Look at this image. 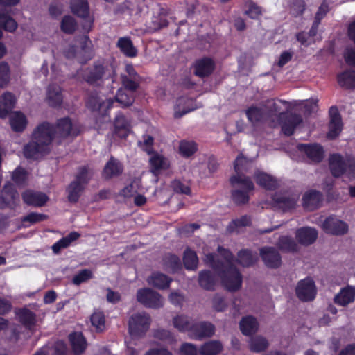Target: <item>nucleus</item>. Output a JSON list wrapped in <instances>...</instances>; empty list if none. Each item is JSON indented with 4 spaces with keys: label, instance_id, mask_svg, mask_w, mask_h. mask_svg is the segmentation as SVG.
Returning <instances> with one entry per match:
<instances>
[{
    "label": "nucleus",
    "instance_id": "1",
    "mask_svg": "<svg viewBox=\"0 0 355 355\" xmlns=\"http://www.w3.org/2000/svg\"><path fill=\"white\" fill-rule=\"evenodd\" d=\"M218 250L224 258L223 261L216 259L215 254L209 253L206 254L204 262L218 272L227 290L233 292L238 291L241 287L242 277L232 264V255L230 251L221 247H218Z\"/></svg>",
    "mask_w": 355,
    "mask_h": 355
},
{
    "label": "nucleus",
    "instance_id": "2",
    "mask_svg": "<svg viewBox=\"0 0 355 355\" xmlns=\"http://www.w3.org/2000/svg\"><path fill=\"white\" fill-rule=\"evenodd\" d=\"M233 187L232 198L237 205L245 204L249 201V192L254 190V185L250 178L245 175H233L230 178Z\"/></svg>",
    "mask_w": 355,
    "mask_h": 355
},
{
    "label": "nucleus",
    "instance_id": "3",
    "mask_svg": "<svg viewBox=\"0 0 355 355\" xmlns=\"http://www.w3.org/2000/svg\"><path fill=\"white\" fill-rule=\"evenodd\" d=\"M329 168L334 177L338 178L343 174L354 176L355 158L351 155L343 157L340 154H334L329 157Z\"/></svg>",
    "mask_w": 355,
    "mask_h": 355
},
{
    "label": "nucleus",
    "instance_id": "4",
    "mask_svg": "<svg viewBox=\"0 0 355 355\" xmlns=\"http://www.w3.org/2000/svg\"><path fill=\"white\" fill-rule=\"evenodd\" d=\"M150 318L148 314L142 312L133 314L129 320V332L133 336H140L149 329Z\"/></svg>",
    "mask_w": 355,
    "mask_h": 355
},
{
    "label": "nucleus",
    "instance_id": "5",
    "mask_svg": "<svg viewBox=\"0 0 355 355\" xmlns=\"http://www.w3.org/2000/svg\"><path fill=\"white\" fill-rule=\"evenodd\" d=\"M137 300L144 306L151 309H159L164 306V298L157 292L150 288L139 289Z\"/></svg>",
    "mask_w": 355,
    "mask_h": 355
},
{
    "label": "nucleus",
    "instance_id": "6",
    "mask_svg": "<svg viewBox=\"0 0 355 355\" xmlns=\"http://www.w3.org/2000/svg\"><path fill=\"white\" fill-rule=\"evenodd\" d=\"M53 139H57V137H55L53 126L48 123L38 125L33 133V139L47 150L48 146Z\"/></svg>",
    "mask_w": 355,
    "mask_h": 355
},
{
    "label": "nucleus",
    "instance_id": "7",
    "mask_svg": "<svg viewBox=\"0 0 355 355\" xmlns=\"http://www.w3.org/2000/svg\"><path fill=\"white\" fill-rule=\"evenodd\" d=\"M297 297L302 301H311L316 295V288L312 279L307 277L300 280L295 288Z\"/></svg>",
    "mask_w": 355,
    "mask_h": 355
},
{
    "label": "nucleus",
    "instance_id": "8",
    "mask_svg": "<svg viewBox=\"0 0 355 355\" xmlns=\"http://www.w3.org/2000/svg\"><path fill=\"white\" fill-rule=\"evenodd\" d=\"M322 227L323 230L333 235H343L347 232V224L334 216L327 218L322 223Z\"/></svg>",
    "mask_w": 355,
    "mask_h": 355
},
{
    "label": "nucleus",
    "instance_id": "9",
    "mask_svg": "<svg viewBox=\"0 0 355 355\" xmlns=\"http://www.w3.org/2000/svg\"><path fill=\"white\" fill-rule=\"evenodd\" d=\"M111 74L110 67L101 64H96L84 76L85 80L89 84H96L99 80L106 78Z\"/></svg>",
    "mask_w": 355,
    "mask_h": 355
},
{
    "label": "nucleus",
    "instance_id": "10",
    "mask_svg": "<svg viewBox=\"0 0 355 355\" xmlns=\"http://www.w3.org/2000/svg\"><path fill=\"white\" fill-rule=\"evenodd\" d=\"M53 130L55 137H57L59 141L68 136H76L78 133L77 128L73 125L68 118L58 120L56 127H53Z\"/></svg>",
    "mask_w": 355,
    "mask_h": 355
},
{
    "label": "nucleus",
    "instance_id": "11",
    "mask_svg": "<svg viewBox=\"0 0 355 355\" xmlns=\"http://www.w3.org/2000/svg\"><path fill=\"white\" fill-rule=\"evenodd\" d=\"M260 256L264 264L271 268H277L282 264L281 256L277 249L264 247L260 249Z\"/></svg>",
    "mask_w": 355,
    "mask_h": 355
},
{
    "label": "nucleus",
    "instance_id": "12",
    "mask_svg": "<svg viewBox=\"0 0 355 355\" xmlns=\"http://www.w3.org/2000/svg\"><path fill=\"white\" fill-rule=\"evenodd\" d=\"M279 119H284L282 121V130L284 135L290 136L293 134L297 125L302 122L300 115L296 114H290L285 116L283 113L279 115Z\"/></svg>",
    "mask_w": 355,
    "mask_h": 355
},
{
    "label": "nucleus",
    "instance_id": "13",
    "mask_svg": "<svg viewBox=\"0 0 355 355\" xmlns=\"http://www.w3.org/2000/svg\"><path fill=\"white\" fill-rule=\"evenodd\" d=\"M330 121L329 125V132L327 137L333 139L337 137L342 130V121L338 110L335 107H331L329 110Z\"/></svg>",
    "mask_w": 355,
    "mask_h": 355
},
{
    "label": "nucleus",
    "instance_id": "14",
    "mask_svg": "<svg viewBox=\"0 0 355 355\" xmlns=\"http://www.w3.org/2000/svg\"><path fill=\"white\" fill-rule=\"evenodd\" d=\"M272 199L279 209L288 211L295 207L298 197L295 195L275 193Z\"/></svg>",
    "mask_w": 355,
    "mask_h": 355
},
{
    "label": "nucleus",
    "instance_id": "15",
    "mask_svg": "<svg viewBox=\"0 0 355 355\" xmlns=\"http://www.w3.org/2000/svg\"><path fill=\"white\" fill-rule=\"evenodd\" d=\"M114 101L111 98H103L97 94L91 95L87 101V106L93 111H102L105 114L107 110L112 107Z\"/></svg>",
    "mask_w": 355,
    "mask_h": 355
},
{
    "label": "nucleus",
    "instance_id": "16",
    "mask_svg": "<svg viewBox=\"0 0 355 355\" xmlns=\"http://www.w3.org/2000/svg\"><path fill=\"white\" fill-rule=\"evenodd\" d=\"M24 202L28 205L33 207H42L45 205L48 200V196L40 191L27 190L22 194Z\"/></svg>",
    "mask_w": 355,
    "mask_h": 355
},
{
    "label": "nucleus",
    "instance_id": "17",
    "mask_svg": "<svg viewBox=\"0 0 355 355\" xmlns=\"http://www.w3.org/2000/svg\"><path fill=\"white\" fill-rule=\"evenodd\" d=\"M297 148L301 152L304 153L307 157L313 162H320L323 158V149L319 144H300L297 146Z\"/></svg>",
    "mask_w": 355,
    "mask_h": 355
},
{
    "label": "nucleus",
    "instance_id": "18",
    "mask_svg": "<svg viewBox=\"0 0 355 355\" xmlns=\"http://www.w3.org/2000/svg\"><path fill=\"white\" fill-rule=\"evenodd\" d=\"M295 237L300 244L309 245L316 240L318 232L314 228L304 227L297 230Z\"/></svg>",
    "mask_w": 355,
    "mask_h": 355
},
{
    "label": "nucleus",
    "instance_id": "19",
    "mask_svg": "<svg viewBox=\"0 0 355 355\" xmlns=\"http://www.w3.org/2000/svg\"><path fill=\"white\" fill-rule=\"evenodd\" d=\"M194 74L198 77L204 78L209 76L214 69V62L208 58L197 60L194 64Z\"/></svg>",
    "mask_w": 355,
    "mask_h": 355
},
{
    "label": "nucleus",
    "instance_id": "20",
    "mask_svg": "<svg viewBox=\"0 0 355 355\" xmlns=\"http://www.w3.org/2000/svg\"><path fill=\"white\" fill-rule=\"evenodd\" d=\"M191 332L197 338L211 337L215 333V327L208 322H200L193 323Z\"/></svg>",
    "mask_w": 355,
    "mask_h": 355
},
{
    "label": "nucleus",
    "instance_id": "21",
    "mask_svg": "<svg viewBox=\"0 0 355 355\" xmlns=\"http://www.w3.org/2000/svg\"><path fill=\"white\" fill-rule=\"evenodd\" d=\"M321 200L322 194L319 191H309L303 196V206L306 210L313 211L319 207Z\"/></svg>",
    "mask_w": 355,
    "mask_h": 355
},
{
    "label": "nucleus",
    "instance_id": "22",
    "mask_svg": "<svg viewBox=\"0 0 355 355\" xmlns=\"http://www.w3.org/2000/svg\"><path fill=\"white\" fill-rule=\"evenodd\" d=\"M69 340L75 354H80L86 349L87 344L82 333L73 332L70 334Z\"/></svg>",
    "mask_w": 355,
    "mask_h": 355
},
{
    "label": "nucleus",
    "instance_id": "23",
    "mask_svg": "<svg viewBox=\"0 0 355 355\" xmlns=\"http://www.w3.org/2000/svg\"><path fill=\"white\" fill-rule=\"evenodd\" d=\"M16 103L15 96L10 92L3 94L0 98V117L5 118L14 108Z\"/></svg>",
    "mask_w": 355,
    "mask_h": 355
},
{
    "label": "nucleus",
    "instance_id": "24",
    "mask_svg": "<svg viewBox=\"0 0 355 355\" xmlns=\"http://www.w3.org/2000/svg\"><path fill=\"white\" fill-rule=\"evenodd\" d=\"M196 108L197 107L194 105L193 99L187 97H181L177 100L174 116L175 118H180L184 114Z\"/></svg>",
    "mask_w": 355,
    "mask_h": 355
},
{
    "label": "nucleus",
    "instance_id": "25",
    "mask_svg": "<svg viewBox=\"0 0 355 355\" xmlns=\"http://www.w3.org/2000/svg\"><path fill=\"white\" fill-rule=\"evenodd\" d=\"M256 182L268 190H275L279 186L277 180L272 176L263 172L258 171L254 174Z\"/></svg>",
    "mask_w": 355,
    "mask_h": 355
},
{
    "label": "nucleus",
    "instance_id": "26",
    "mask_svg": "<svg viewBox=\"0 0 355 355\" xmlns=\"http://www.w3.org/2000/svg\"><path fill=\"white\" fill-rule=\"evenodd\" d=\"M122 172V164L116 159L112 157L103 168V176L105 179H110L119 175Z\"/></svg>",
    "mask_w": 355,
    "mask_h": 355
},
{
    "label": "nucleus",
    "instance_id": "27",
    "mask_svg": "<svg viewBox=\"0 0 355 355\" xmlns=\"http://www.w3.org/2000/svg\"><path fill=\"white\" fill-rule=\"evenodd\" d=\"M47 152L48 150L46 148L35 142L33 139L26 145L24 148V156L27 158L37 159Z\"/></svg>",
    "mask_w": 355,
    "mask_h": 355
},
{
    "label": "nucleus",
    "instance_id": "28",
    "mask_svg": "<svg viewBox=\"0 0 355 355\" xmlns=\"http://www.w3.org/2000/svg\"><path fill=\"white\" fill-rule=\"evenodd\" d=\"M171 279L160 272H154L147 278L149 285L158 289H165L169 287Z\"/></svg>",
    "mask_w": 355,
    "mask_h": 355
},
{
    "label": "nucleus",
    "instance_id": "29",
    "mask_svg": "<svg viewBox=\"0 0 355 355\" xmlns=\"http://www.w3.org/2000/svg\"><path fill=\"white\" fill-rule=\"evenodd\" d=\"M355 298V287L347 286L343 288L335 297L334 301L336 304L345 306L352 302Z\"/></svg>",
    "mask_w": 355,
    "mask_h": 355
},
{
    "label": "nucleus",
    "instance_id": "30",
    "mask_svg": "<svg viewBox=\"0 0 355 355\" xmlns=\"http://www.w3.org/2000/svg\"><path fill=\"white\" fill-rule=\"evenodd\" d=\"M152 172L157 175L162 171L169 168L170 162L168 159L164 156L156 154L150 159Z\"/></svg>",
    "mask_w": 355,
    "mask_h": 355
},
{
    "label": "nucleus",
    "instance_id": "31",
    "mask_svg": "<svg viewBox=\"0 0 355 355\" xmlns=\"http://www.w3.org/2000/svg\"><path fill=\"white\" fill-rule=\"evenodd\" d=\"M239 326L241 332L246 336H250L256 333L259 328L257 320L252 316L243 318L241 320Z\"/></svg>",
    "mask_w": 355,
    "mask_h": 355
},
{
    "label": "nucleus",
    "instance_id": "32",
    "mask_svg": "<svg viewBox=\"0 0 355 355\" xmlns=\"http://www.w3.org/2000/svg\"><path fill=\"white\" fill-rule=\"evenodd\" d=\"M130 130V125L122 114H118L114 120V134L121 138L128 136Z\"/></svg>",
    "mask_w": 355,
    "mask_h": 355
},
{
    "label": "nucleus",
    "instance_id": "33",
    "mask_svg": "<svg viewBox=\"0 0 355 355\" xmlns=\"http://www.w3.org/2000/svg\"><path fill=\"white\" fill-rule=\"evenodd\" d=\"M80 234L77 232H72L67 236L62 238L52 246V250L55 254H58L61 250L67 248L71 243L80 237Z\"/></svg>",
    "mask_w": 355,
    "mask_h": 355
},
{
    "label": "nucleus",
    "instance_id": "34",
    "mask_svg": "<svg viewBox=\"0 0 355 355\" xmlns=\"http://www.w3.org/2000/svg\"><path fill=\"white\" fill-rule=\"evenodd\" d=\"M46 98L49 105L52 107L60 105L62 101L60 87L58 85H50L47 90Z\"/></svg>",
    "mask_w": 355,
    "mask_h": 355
},
{
    "label": "nucleus",
    "instance_id": "35",
    "mask_svg": "<svg viewBox=\"0 0 355 355\" xmlns=\"http://www.w3.org/2000/svg\"><path fill=\"white\" fill-rule=\"evenodd\" d=\"M252 159H248L241 154L239 155L234 161L235 175H244L243 173L252 167Z\"/></svg>",
    "mask_w": 355,
    "mask_h": 355
},
{
    "label": "nucleus",
    "instance_id": "36",
    "mask_svg": "<svg viewBox=\"0 0 355 355\" xmlns=\"http://www.w3.org/2000/svg\"><path fill=\"white\" fill-rule=\"evenodd\" d=\"M280 104H287V102L282 100L270 99L266 101L263 105V108L266 114L267 117L276 115L280 112L281 107Z\"/></svg>",
    "mask_w": 355,
    "mask_h": 355
},
{
    "label": "nucleus",
    "instance_id": "37",
    "mask_svg": "<svg viewBox=\"0 0 355 355\" xmlns=\"http://www.w3.org/2000/svg\"><path fill=\"white\" fill-rule=\"evenodd\" d=\"M118 47L128 57L133 58L137 55V51L128 37H121L118 40Z\"/></svg>",
    "mask_w": 355,
    "mask_h": 355
},
{
    "label": "nucleus",
    "instance_id": "38",
    "mask_svg": "<svg viewBox=\"0 0 355 355\" xmlns=\"http://www.w3.org/2000/svg\"><path fill=\"white\" fill-rule=\"evenodd\" d=\"M222 349L223 345L220 342L211 340L202 345L199 352L202 355H217Z\"/></svg>",
    "mask_w": 355,
    "mask_h": 355
},
{
    "label": "nucleus",
    "instance_id": "39",
    "mask_svg": "<svg viewBox=\"0 0 355 355\" xmlns=\"http://www.w3.org/2000/svg\"><path fill=\"white\" fill-rule=\"evenodd\" d=\"M72 12L80 17L85 18L89 15V6L87 0H72Z\"/></svg>",
    "mask_w": 355,
    "mask_h": 355
},
{
    "label": "nucleus",
    "instance_id": "40",
    "mask_svg": "<svg viewBox=\"0 0 355 355\" xmlns=\"http://www.w3.org/2000/svg\"><path fill=\"white\" fill-rule=\"evenodd\" d=\"M258 258L251 251L243 250L238 253V262L243 267H249L255 263Z\"/></svg>",
    "mask_w": 355,
    "mask_h": 355
},
{
    "label": "nucleus",
    "instance_id": "41",
    "mask_svg": "<svg viewBox=\"0 0 355 355\" xmlns=\"http://www.w3.org/2000/svg\"><path fill=\"white\" fill-rule=\"evenodd\" d=\"M338 84L345 88H355V71H346L338 76Z\"/></svg>",
    "mask_w": 355,
    "mask_h": 355
},
{
    "label": "nucleus",
    "instance_id": "42",
    "mask_svg": "<svg viewBox=\"0 0 355 355\" xmlns=\"http://www.w3.org/2000/svg\"><path fill=\"white\" fill-rule=\"evenodd\" d=\"M246 115L248 120L252 123L261 121L268 118L263 107H250L246 111Z\"/></svg>",
    "mask_w": 355,
    "mask_h": 355
},
{
    "label": "nucleus",
    "instance_id": "43",
    "mask_svg": "<svg viewBox=\"0 0 355 355\" xmlns=\"http://www.w3.org/2000/svg\"><path fill=\"white\" fill-rule=\"evenodd\" d=\"M25 116L21 112H14L10 115V123L12 128L16 132L22 131L26 126Z\"/></svg>",
    "mask_w": 355,
    "mask_h": 355
},
{
    "label": "nucleus",
    "instance_id": "44",
    "mask_svg": "<svg viewBox=\"0 0 355 355\" xmlns=\"http://www.w3.org/2000/svg\"><path fill=\"white\" fill-rule=\"evenodd\" d=\"M20 322L26 327L31 328L35 324V315L28 309H22L17 312Z\"/></svg>",
    "mask_w": 355,
    "mask_h": 355
},
{
    "label": "nucleus",
    "instance_id": "45",
    "mask_svg": "<svg viewBox=\"0 0 355 355\" xmlns=\"http://www.w3.org/2000/svg\"><path fill=\"white\" fill-rule=\"evenodd\" d=\"M183 262L187 269L196 270L198 263L196 253L189 248L187 249L184 253Z\"/></svg>",
    "mask_w": 355,
    "mask_h": 355
},
{
    "label": "nucleus",
    "instance_id": "46",
    "mask_svg": "<svg viewBox=\"0 0 355 355\" xmlns=\"http://www.w3.org/2000/svg\"><path fill=\"white\" fill-rule=\"evenodd\" d=\"M0 27L7 31L12 32L17 27V24L4 10H0Z\"/></svg>",
    "mask_w": 355,
    "mask_h": 355
},
{
    "label": "nucleus",
    "instance_id": "47",
    "mask_svg": "<svg viewBox=\"0 0 355 355\" xmlns=\"http://www.w3.org/2000/svg\"><path fill=\"white\" fill-rule=\"evenodd\" d=\"M268 343L261 336L252 338L250 341V349L255 353H259L267 349Z\"/></svg>",
    "mask_w": 355,
    "mask_h": 355
},
{
    "label": "nucleus",
    "instance_id": "48",
    "mask_svg": "<svg viewBox=\"0 0 355 355\" xmlns=\"http://www.w3.org/2000/svg\"><path fill=\"white\" fill-rule=\"evenodd\" d=\"M173 325L180 331H191L193 323L187 316L178 315L173 318Z\"/></svg>",
    "mask_w": 355,
    "mask_h": 355
},
{
    "label": "nucleus",
    "instance_id": "49",
    "mask_svg": "<svg viewBox=\"0 0 355 355\" xmlns=\"http://www.w3.org/2000/svg\"><path fill=\"white\" fill-rule=\"evenodd\" d=\"M93 175V171L88 166H82L79 168L76 175L75 181L80 184L86 186Z\"/></svg>",
    "mask_w": 355,
    "mask_h": 355
},
{
    "label": "nucleus",
    "instance_id": "50",
    "mask_svg": "<svg viewBox=\"0 0 355 355\" xmlns=\"http://www.w3.org/2000/svg\"><path fill=\"white\" fill-rule=\"evenodd\" d=\"M85 186L73 180L68 187V198L71 202H77L82 192L85 189Z\"/></svg>",
    "mask_w": 355,
    "mask_h": 355
},
{
    "label": "nucleus",
    "instance_id": "51",
    "mask_svg": "<svg viewBox=\"0 0 355 355\" xmlns=\"http://www.w3.org/2000/svg\"><path fill=\"white\" fill-rule=\"evenodd\" d=\"M199 284L207 290H212L215 284V278L209 271H202L199 274Z\"/></svg>",
    "mask_w": 355,
    "mask_h": 355
},
{
    "label": "nucleus",
    "instance_id": "52",
    "mask_svg": "<svg viewBox=\"0 0 355 355\" xmlns=\"http://www.w3.org/2000/svg\"><path fill=\"white\" fill-rule=\"evenodd\" d=\"M251 219L248 216H242L239 218L233 220L227 226V231L230 232H238L241 227L250 225Z\"/></svg>",
    "mask_w": 355,
    "mask_h": 355
},
{
    "label": "nucleus",
    "instance_id": "53",
    "mask_svg": "<svg viewBox=\"0 0 355 355\" xmlns=\"http://www.w3.org/2000/svg\"><path fill=\"white\" fill-rule=\"evenodd\" d=\"M197 150L196 144L193 141L183 140L179 145L180 153L185 157L191 156Z\"/></svg>",
    "mask_w": 355,
    "mask_h": 355
},
{
    "label": "nucleus",
    "instance_id": "54",
    "mask_svg": "<svg viewBox=\"0 0 355 355\" xmlns=\"http://www.w3.org/2000/svg\"><path fill=\"white\" fill-rule=\"evenodd\" d=\"M278 245L279 248L286 252H294L297 249V245L295 241L288 236L280 237Z\"/></svg>",
    "mask_w": 355,
    "mask_h": 355
},
{
    "label": "nucleus",
    "instance_id": "55",
    "mask_svg": "<svg viewBox=\"0 0 355 355\" xmlns=\"http://www.w3.org/2000/svg\"><path fill=\"white\" fill-rule=\"evenodd\" d=\"M92 324L96 328L97 331H102L105 329V319L103 312L95 311L91 315Z\"/></svg>",
    "mask_w": 355,
    "mask_h": 355
},
{
    "label": "nucleus",
    "instance_id": "56",
    "mask_svg": "<svg viewBox=\"0 0 355 355\" xmlns=\"http://www.w3.org/2000/svg\"><path fill=\"white\" fill-rule=\"evenodd\" d=\"M121 80L123 86L125 89L131 92H135L139 86L141 78L135 79L128 77V75H121Z\"/></svg>",
    "mask_w": 355,
    "mask_h": 355
},
{
    "label": "nucleus",
    "instance_id": "57",
    "mask_svg": "<svg viewBox=\"0 0 355 355\" xmlns=\"http://www.w3.org/2000/svg\"><path fill=\"white\" fill-rule=\"evenodd\" d=\"M164 263L166 269L170 270L172 272H175L180 268V259L174 254L166 255L164 259Z\"/></svg>",
    "mask_w": 355,
    "mask_h": 355
},
{
    "label": "nucleus",
    "instance_id": "58",
    "mask_svg": "<svg viewBox=\"0 0 355 355\" xmlns=\"http://www.w3.org/2000/svg\"><path fill=\"white\" fill-rule=\"evenodd\" d=\"M115 98L116 101L123 107H128L131 105L135 101L134 96L132 95H128L122 89L118 90Z\"/></svg>",
    "mask_w": 355,
    "mask_h": 355
},
{
    "label": "nucleus",
    "instance_id": "59",
    "mask_svg": "<svg viewBox=\"0 0 355 355\" xmlns=\"http://www.w3.org/2000/svg\"><path fill=\"white\" fill-rule=\"evenodd\" d=\"M92 278H93L92 272L89 269H83L79 271L76 275L73 276L72 282L75 285L78 286L80 284L85 282Z\"/></svg>",
    "mask_w": 355,
    "mask_h": 355
},
{
    "label": "nucleus",
    "instance_id": "60",
    "mask_svg": "<svg viewBox=\"0 0 355 355\" xmlns=\"http://www.w3.org/2000/svg\"><path fill=\"white\" fill-rule=\"evenodd\" d=\"M10 81V67L5 62H0V87H5Z\"/></svg>",
    "mask_w": 355,
    "mask_h": 355
},
{
    "label": "nucleus",
    "instance_id": "61",
    "mask_svg": "<svg viewBox=\"0 0 355 355\" xmlns=\"http://www.w3.org/2000/svg\"><path fill=\"white\" fill-rule=\"evenodd\" d=\"M76 27L74 19L71 16H64L61 22V29L67 34L73 33Z\"/></svg>",
    "mask_w": 355,
    "mask_h": 355
},
{
    "label": "nucleus",
    "instance_id": "62",
    "mask_svg": "<svg viewBox=\"0 0 355 355\" xmlns=\"http://www.w3.org/2000/svg\"><path fill=\"white\" fill-rule=\"evenodd\" d=\"M305 10V4L302 0H291V13L297 17L304 12Z\"/></svg>",
    "mask_w": 355,
    "mask_h": 355
},
{
    "label": "nucleus",
    "instance_id": "63",
    "mask_svg": "<svg viewBox=\"0 0 355 355\" xmlns=\"http://www.w3.org/2000/svg\"><path fill=\"white\" fill-rule=\"evenodd\" d=\"M171 187L173 191L178 193L189 195L191 189L189 185L183 184L178 180H175L171 182Z\"/></svg>",
    "mask_w": 355,
    "mask_h": 355
},
{
    "label": "nucleus",
    "instance_id": "64",
    "mask_svg": "<svg viewBox=\"0 0 355 355\" xmlns=\"http://www.w3.org/2000/svg\"><path fill=\"white\" fill-rule=\"evenodd\" d=\"M213 308L216 311H223L226 309L227 304L225 302L223 296L219 294H216L212 300Z\"/></svg>",
    "mask_w": 355,
    "mask_h": 355
}]
</instances>
